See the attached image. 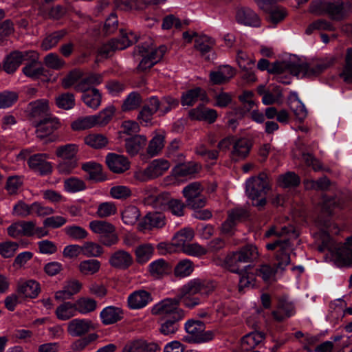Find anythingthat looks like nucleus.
Instances as JSON below:
<instances>
[{"mask_svg":"<svg viewBox=\"0 0 352 352\" xmlns=\"http://www.w3.org/2000/svg\"><path fill=\"white\" fill-rule=\"evenodd\" d=\"M294 314V305L285 298H279L277 310L272 312L274 319L277 322H283L286 318L291 317Z\"/></svg>","mask_w":352,"mask_h":352,"instance_id":"obj_22","label":"nucleus"},{"mask_svg":"<svg viewBox=\"0 0 352 352\" xmlns=\"http://www.w3.org/2000/svg\"><path fill=\"white\" fill-rule=\"evenodd\" d=\"M192 262L188 259L180 261L174 269V274L176 277H186L193 272Z\"/></svg>","mask_w":352,"mask_h":352,"instance_id":"obj_53","label":"nucleus"},{"mask_svg":"<svg viewBox=\"0 0 352 352\" xmlns=\"http://www.w3.org/2000/svg\"><path fill=\"white\" fill-rule=\"evenodd\" d=\"M166 52V47L164 45H161L157 49L148 46H138V52L142 56L138 69L142 71L150 69L162 58Z\"/></svg>","mask_w":352,"mask_h":352,"instance_id":"obj_3","label":"nucleus"},{"mask_svg":"<svg viewBox=\"0 0 352 352\" xmlns=\"http://www.w3.org/2000/svg\"><path fill=\"white\" fill-rule=\"evenodd\" d=\"M153 251L154 249L150 244L139 245L135 250L137 262L139 263L147 262L153 254Z\"/></svg>","mask_w":352,"mask_h":352,"instance_id":"obj_51","label":"nucleus"},{"mask_svg":"<svg viewBox=\"0 0 352 352\" xmlns=\"http://www.w3.org/2000/svg\"><path fill=\"white\" fill-rule=\"evenodd\" d=\"M136 41V36L133 32H127L126 30H120V38L112 39L109 42L103 44L99 49V53L104 56H108L116 50H122Z\"/></svg>","mask_w":352,"mask_h":352,"instance_id":"obj_4","label":"nucleus"},{"mask_svg":"<svg viewBox=\"0 0 352 352\" xmlns=\"http://www.w3.org/2000/svg\"><path fill=\"white\" fill-rule=\"evenodd\" d=\"M96 328L97 326L90 320L74 319L68 323L67 332L73 337H80Z\"/></svg>","mask_w":352,"mask_h":352,"instance_id":"obj_10","label":"nucleus"},{"mask_svg":"<svg viewBox=\"0 0 352 352\" xmlns=\"http://www.w3.org/2000/svg\"><path fill=\"white\" fill-rule=\"evenodd\" d=\"M170 166V162L166 160H154L144 170L143 176L148 179H155L164 175L168 170Z\"/></svg>","mask_w":352,"mask_h":352,"instance_id":"obj_12","label":"nucleus"},{"mask_svg":"<svg viewBox=\"0 0 352 352\" xmlns=\"http://www.w3.org/2000/svg\"><path fill=\"white\" fill-rule=\"evenodd\" d=\"M278 182L283 188H296L299 186L300 178L294 172L288 171L279 176Z\"/></svg>","mask_w":352,"mask_h":352,"instance_id":"obj_44","label":"nucleus"},{"mask_svg":"<svg viewBox=\"0 0 352 352\" xmlns=\"http://www.w3.org/2000/svg\"><path fill=\"white\" fill-rule=\"evenodd\" d=\"M67 34L65 30H60L47 35L43 40L41 47L47 51L55 47L58 42Z\"/></svg>","mask_w":352,"mask_h":352,"instance_id":"obj_38","label":"nucleus"},{"mask_svg":"<svg viewBox=\"0 0 352 352\" xmlns=\"http://www.w3.org/2000/svg\"><path fill=\"white\" fill-rule=\"evenodd\" d=\"M133 262L132 256L128 252L121 250L115 252L109 258L110 265L120 270L128 269Z\"/></svg>","mask_w":352,"mask_h":352,"instance_id":"obj_21","label":"nucleus"},{"mask_svg":"<svg viewBox=\"0 0 352 352\" xmlns=\"http://www.w3.org/2000/svg\"><path fill=\"white\" fill-rule=\"evenodd\" d=\"M78 146L74 144H69L58 146L56 150V155L61 160H78Z\"/></svg>","mask_w":352,"mask_h":352,"instance_id":"obj_42","label":"nucleus"},{"mask_svg":"<svg viewBox=\"0 0 352 352\" xmlns=\"http://www.w3.org/2000/svg\"><path fill=\"white\" fill-rule=\"evenodd\" d=\"M252 144L251 141L246 138H240L236 140L233 145L232 154L235 160L239 159H245L249 154Z\"/></svg>","mask_w":352,"mask_h":352,"instance_id":"obj_29","label":"nucleus"},{"mask_svg":"<svg viewBox=\"0 0 352 352\" xmlns=\"http://www.w3.org/2000/svg\"><path fill=\"white\" fill-rule=\"evenodd\" d=\"M269 182L267 175L263 172L257 177L250 178L246 182L248 196L253 201L256 200L253 205L259 209L263 208L267 203L265 196L270 189Z\"/></svg>","mask_w":352,"mask_h":352,"instance_id":"obj_1","label":"nucleus"},{"mask_svg":"<svg viewBox=\"0 0 352 352\" xmlns=\"http://www.w3.org/2000/svg\"><path fill=\"white\" fill-rule=\"evenodd\" d=\"M102 82V76L99 74L91 73L82 78L75 86V89L80 92L89 91L94 87Z\"/></svg>","mask_w":352,"mask_h":352,"instance_id":"obj_26","label":"nucleus"},{"mask_svg":"<svg viewBox=\"0 0 352 352\" xmlns=\"http://www.w3.org/2000/svg\"><path fill=\"white\" fill-rule=\"evenodd\" d=\"M94 119L92 116L80 117L71 123V128L74 131L88 130L95 126Z\"/></svg>","mask_w":352,"mask_h":352,"instance_id":"obj_46","label":"nucleus"},{"mask_svg":"<svg viewBox=\"0 0 352 352\" xmlns=\"http://www.w3.org/2000/svg\"><path fill=\"white\" fill-rule=\"evenodd\" d=\"M17 291L25 298H34L38 296L40 286L36 281L30 280L19 285Z\"/></svg>","mask_w":352,"mask_h":352,"instance_id":"obj_37","label":"nucleus"},{"mask_svg":"<svg viewBox=\"0 0 352 352\" xmlns=\"http://www.w3.org/2000/svg\"><path fill=\"white\" fill-rule=\"evenodd\" d=\"M64 188L66 191L76 192L86 188V184L82 179L77 177H70L65 180Z\"/></svg>","mask_w":352,"mask_h":352,"instance_id":"obj_59","label":"nucleus"},{"mask_svg":"<svg viewBox=\"0 0 352 352\" xmlns=\"http://www.w3.org/2000/svg\"><path fill=\"white\" fill-rule=\"evenodd\" d=\"M203 189L199 182H192L183 189V195L186 201L196 198L197 196L202 194Z\"/></svg>","mask_w":352,"mask_h":352,"instance_id":"obj_61","label":"nucleus"},{"mask_svg":"<svg viewBox=\"0 0 352 352\" xmlns=\"http://www.w3.org/2000/svg\"><path fill=\"white\" fill-rule=\"evenodd\" d=\"M199 278L191 280L187 284L182 286L177 296L181 300L185 296L199 294Z\"/></svg>","mask_w":352,"mask_h":352,"instance_id":"obj_57","label":"nucleus"},{"mask_svg":"<svg viewBox=\"0 0 352 352\" xmlns=\"http://www.w3.org/2000/svg\"><path fill=\"white\" fill-rule=\"evenodd\" d=\"M106 163L112 172L118 174L123 173L130 168L127 157L116 153H109L106 157Z\"/></svg>","mask_w":352,"mask_h":352,"instance_id":"obj_17","label":"nucleus"},{"mask_svg":"<svg viewBox=\"0 0 352 352\" xmlns=\"http://www.w3.org/2000/svg\"><path fill=\"white\" fill-rule=\"evenodd\" d=\"M115 111V107L111 105L100 111L98 114L93 115L95 126L107 125L111 120Z\"/></svg>","mask_w":352,"mask_h":352,"instance_id":"obj_41","label":"nucleus"},{"mask_svg":"<svg viewBox=\"0 0 352 352\" xmlns=\"http://www.w3.org/2000/svg\"><path fill=\"white\" fill-rule=\"evenodd\" d=\"M332 249L335 263L338 267L350 266L352 264V250L342 243L329 246Z\"/></svg>","mask_w":352,"mask_h":352,"instance_id":"obj_11","label":"nucleus"},{"mask_svg":"<svg viewBox=\"0 0 352 352\" xmlns=\"http://www.w3.org/2000/svg\"><path fill=\"white\" fill-rule=\"evenodd\" d=\"M56 104L58 107L65 109H72L75 106V98L71 93H64L56 98Z\"/></svg>","mask_w":352,"mask_h":352,"instance_id":"obj_56","label":"nucleus"},{"mask_svg":"<svg viewBox=\"0 0 352 352\" xmlns=\"http://www.w3.org/2000/svg\"><path fill=\"white\" fill-rule=\"evenodd\" d=\"M236 19L238 23L245 25L258 27L260 19L258 16L250 8H242L237 11Z\"/></svg>","mask_w":352,"mask_h":352,"instance_id":"obj_24","label":"nucleus"},{"mask_svg":"<svg viewBox=\"0 0 352 352\" xmlns=\"http://www.w3.org/2000/svg\"><path fill=\"white\" fill-rule=\"evenodd\" d=\"M49 104L46 100H38L30 102L28 109L29 115L32 118L41 117L49 111Z\"/></svg>","mask_w":352,"mask_h":352,"instance_id":"obj_39","label":"nucleus"},{"mask_svg":"<svg viewBox=\"0 0 352 352\" xmlns=\"http://www.w3.org/2000/svg\"><path fill=\"white\" fill-rule=\"evenodd\" d=\"M170 271V265L164 259L156 260L149 265V272L155 278H162L169 274Z\"/></svg>","mask_w":352,"mask_h":352,"instance_id":"obj_34","label":"nucleus"},{"mask_svg":"<svg viewBox=\"0 0 352 352\" xmlns=\"http://www.w3.org/2000/svg\"><path fill=\"white\" fill-rule=\"evenodd\" d=\"M100 263L96 259L83 261L79 264V270L84 275H92L98 272Z\"/></svg>","mask_w":352,"mask_h":352,"instance_id":"obj_52","label":"nucleus"},{"mask_svg":"<svg viewBox=\"0 0 352 352\" xmlns=\"http://www.w3.org/2000/svg\"><path fill=\"white\" fill-rule=\"evenodd\" d=\"M46 158L45 154H34L30 157L28 164L31 169L41 175H48L52 173V167Z\"/></svg>","mask_w":352,"mask_h":352,"instance_id":"obj_18","label":"nucleus"},{"mask_svg":"<svg viewBox=\"0 0 352 352\" xmlns=\"http://www.w3.org/2000/svg\"><path fill=\"white\" fill-rule=\"evenodd\" d=\"M43 62L46 67L54 70L61 69L65 65V60L55 53H50L46 55Z\"/></svg>","mask_w":352,"mask_h":352,"instance_id":"obj_55","label":"nucleus"},{"mask_svg":"<svg viewBox=\"0 0 352 352\" xmlns=\"http://www.w3.org/2000/svg\"><path fill=\"white\" fill-rule=\"evenodd\" d=\"M142 102V98L138 92H131L124 101L122 109L123 111H131L138 108Z\"/></svg>","mask_w":352,"mask_h":352,"instance_id":"obj_60","label":"nucleus"},{"mask_svg":"<svg viewBox=\"0 0 352 352\" xmlns=\"http://www.w3.org/2000/svg\"><path fill=\"white\" fill-rule=\"evenodd\" d=\"M234 74L232 67L229 65H222L216 71L210 72L209 77L213 85H222L228 82Z\"/></svg>","mask_w":352,"mask_h":352,"instance_id":"obj_20","label":"nucleus"},{"mask_svg":"<svg viewBox=\"0 0 352 352\" xmlns=\"http://www.w3.org/2000/svg\"><path fill=\"white\" fill-rule=\"evenodd\" d=\"M38 54L34 51H28L25 65L23 68V73L32 79H37L44 75L45 68L38 61Z\"/></svg>","mask_w":352,"mask_h":352,"instance_id":"obj_9","label":"nucleus"},{"mask_svg":"<svg viewBox=\"0 0 352 352\" xmlns=\"http://www.w3.org/2000/svg\"><path fill=\"white\" fill-rule=\"evenodd\" d=\"M82 100L87 106L92 109H97L101 103V95L97 89H92L89 91L83 92Z\"/></svg>","mask_w":352,"mask_h":352,"instance_id":"obj_43","label":"nucleus"},{"mask_svg":"<svg viewBox=\"0 0 352 352\" xmlns=\"http://www.w3.org/2000/svg\"><path fill=\"white\" fill-rule=\"evenodd\" d=\"M126 152L131 156H134L146 145V138L144 135H135L125 140Z\"/></svg>","mask_w":352,"mask_h":352,"instance_id":"obj_31","label":"nucleus"},{"mask_svg":"<svg viewBox=\"0 0 352 352\" xmlns=\"http://www.w3.org/2000/svg\"><path fill=\"white\" fill-rule=\"evenodd\" d=\"M225 265L226 267L232 272L239 274H243L244 270L248 266H241L242 263H245L243 258L237 251L232 252L227 255L225 258Z\"/></svg>","mask_w":352,"mask_h":352,"instance_id":"obj_25","label":"nucleus"},{"mask_svg":"<svg viewBox=\"0 0 352 352\" xmlns=\"http://www.w3.org/2000/svg\"><path fill=\"white\" fill-rule=\"evenodd\" d=\"M178 104L179 101L171 97H164L160 100L157 97L153 96L148 98L143 107L154 114L159 111L160 116H164Z\"/></svg>","mask_w":352,"mask_h":352,"instance_id":"obj_7","label":"nucleus"},{"mask_svg":"<svg viewBox=\"0 0 352 352\" xmlns=\"http://www.w3.org/2000/svg\"><path fill=\"white\" fill-rule=\"evenodd\" d=\"M276 261L274 266L278 269L283 270L285 267L290 263V256L287 248L279 249L276 252Z\"/></svg>","mask_w":352,"mask_h":352,"instance_id":"obj_63","label":"nucleus"},{"mask_svg":"<svg viewBox=\"0 0 352 352\" xmlns=\"http://www.w3.org/2000/svg\"><path fill=\"white\" fill-rule=\"evenodd\" d=\"M265 338V334L262 331H253L243 337L241 347L244 351L254 349Z\"/></svg>","mask_w":352,"mask_h":352,"instance_id":"obj_32","label":"nucleus"},{"mask_svg":"<svg viewBox=\"0 0 352 352\" xmlns=\"http://www.w3.org/2000/svg\"><path fill=\"white\" fill-rule=\"evenodd\" d=\"M75 304L77 311L84 314L94 311L97 307L96 301L90 298H80Z\"/></svg>","mask_w":352,"mask_h":352,"instance_id":"obj_49","label":"nucleus"},{"mask_svg":"<svg viewBox=\"0 0 352 352\" xmlns=\"http://www.w3.org/2000/svg\"><path fill=\"white\" fill-rule=\"evenodd\" d=\"M140 217L139 209L135 206L126 207L122 212V219L125 224L133 225Z\"/></svg>","mask_w":352,"mask_h":352,"instance_id":"obj_50","label":"nucleus"},{"mask_svg":"<svg viewBox=\"0 0 352 352\" xmlns=\"http://www.w3.org/2000/svg\"><path fill=\"white\" fill-rule=\"evenodd\" d=\"M28 52V51L11 53L4 62V70L8 74L14 72L22 63H25Z\"/></svg>","mask_w":352,"mask_h":352,"instance_id":"obj_23","label":"nucleus"},{"mask_svg":"<svg viewBox=\"0 0 352 352\" xmlns=\"http://www.w3.org/2000/svg\"><path fill=\"white\" fill-rule=\"evenodd\" d=\"M215 44L214 40L206 35H201L196 37L195 41V47L200 52L201 56H205L206 59L210 60V56H206Z\"/></svg>","mask_w":352,"mask_h":352,"instance_id":"obj_33","label":"nucleus"},{"mask_svg":"<svg viewBox=\"0 0 352 352\" xmlns=\"http://www.w3.org/2000/svg\"><path fill=\"white\" fill-rule=\"evenodd\" d=\"M82 170L87 173L85 179L94 183L101 182L107 179L102 171L100 164L95 162H89L82 165Z\"/></svg>","mask_w":352,"mask_h":352,"instance_id":"obj_13","label":"nucleus"},{"mask_svg":"<svg viewBox=\"0 0 352 352\" xmlns=\"http://www.w3.org/2000/svg\"><path fill=\"white\" fill-rule=\"evenodd\" d=\"M36 131H54L61 129L62 123L60 120L53 116H49L40 121L33 122Z\"/></svg>","mask_w":352,"mask_h":352,"instance_id":"obj_27","label":"nucleus"},{"mask_svg":"<svg viewBox=\"0 0 352 352\" xmlns=\"http://www.w3.org/2000/svg\"><path fill=\"white\" fill-rule=\"evenodd\" d=\"M165 225V216L164 214L154 212H148L138 224L139 230H150L153 228H160Z\"/></svg>","mask_w":352,"mask_h":352,"instance_id":"obj_19","label":"nucleus"},{"mask_svg":"<svg viewBox=\"0 0 352 352\" xmlns=\"http://www.w3.org/2000/svg\"><path fill=\"white\" fill-rule=\"evenodd\" d=\"M116 6L122 10H140L145 6L143 0H116Z\"/></svg>","mask_w":352,"mask_h":352,"instance_id":"obj_54","label":"nucleus"},{"mask_svg":"<svg viewBox=\"0 0 352 352\" xmlns=\"http://www.w3.org/2000/svg\"><path fill=\"white\" fill-rule=\"evenodd\" d=\"M18 100V94L13 91L0 93V109H6L13 105Z\"/></svg>","mask_w":352,"mask_h":352,"instance_id":"obj_64","label":"nucleus"},{"mask_svg":"<svg viewBox=\"0 0 352 352\" xmlns=\"http://www.w3.org/2000/svg\"><path fill=\"white\" fill-rule=\"evenodd\" d=\"M85 142L95 149H100L108 144V140L101 133H89L85 138Z\"/></svg>","mask_w":352,"mask_h":352,"instance_id":"obj_45","label":"nucleus"},{"mask_svg":"<svg viewBox=\"0 0 352 352\" xmlns=\"http://www.w3.org/2000/svg\"><path fill=\"white\" fill-rule=\"evenodd\" d=\"M199 101L203 102H208L206 91L201 87L189 89L184 92L181 97V104L182 106H193Z\"/></svg>","mask_w":352,"mask_h":352,"instance_id":"obj_14","label":"nucleus"},{"mask_svg":"<svg viewBox=\"0 0 352 352\" xmlns=\"http://www.w3.org/2000/svg\"><path fill=\"white\" fill-rule=\"evenodd\" d=\"M352 5L349 1L329 0L326 14L334 21H341L351 12Z\"/></svg>","mask_w":352,"mask_h":352,"instance_id":"obj_8","label":"nucleus"},{"mask_svg":"<svg viewBox=\"0 0 352 352\" xmlns=\"http://www.w3.org/2000/svg\"><path fill=\"white\" fill-rule=\"evenodd\" d=\"M237 252L245 263H252L258 256L257 248L252 244H246Z\"/></svg>","mask_w":352,"mask_h":352,"instance_id":"obj_48","label":"nucleus"},{"mask_svg":"<svg viewBox=\"0 0 352 352\" xmlns=\"http://www.w3.org/2000/svg\"><path fill=\"white\" fill-rule=\"evenodd\" d=\"M333 56L325 57L311 64L292 62V74L298 78L313 77L319 75L334 64Z\"/></svg>","mask_w":352,"mask_h":352,"instance_id":"obj_2","label":"nucleus"},{"mask_svg":"<svg viewBox=\"0 0 352 352\" xmlns=\"http://www.w3.org/2000/svg\"><path fill=\"white\" fill-rule=\"evenodd\" d=\"M185 329L190 335V340L195 343L206 342L214 338L212 331H205V324L200 320H188L185 324Z\"/></svg>","mask_w":352,"mask_h":352,"instance_id":"obj_5","label":"nucleus"},{"mask_svg":"<svg viewBox=\"0 0 352 352\" xmlns=\"http://www.w3.org/2000/svg\"><path fill=\"white\" fill-rule=\"evenodd\" d=\"M201 164L195 162H188L178 164L175 168V174L179 177H186L199 173L201 170Z\"/></svg>","mask_w":352,"mask_h":352,"instance_id":"obj_36","label":"nucleus"},{"mask_svg":"<svg viewBox=\"0 0 352 352\" xmlns=\"http://www.w3.org/2000/svg\"><path fill=\"white\" fill-rule=\"evenodd\" d=\"M180 302V298L178 296L175 298H166L156 305L152 309V314L154 315H159L162 316V319L171 318L174 314H181V318H183L184 312L177 306Z\"/></svg>","mask_w":352,"mask_h":352,"instance_id":"obj_6","label":"nucleus"},{"mask_svg":"<svg viewBox=\"0 0 352 352\" xmlns=\"http://www.w3.org/2000/svg\"><path fill=\"white\" fill-rule=\"evenodd\" d=\"M123 311L119 307L109 306L100 313L102 322L105 325L112 324L122 319Z\"/></svg>","mask_w":352,"mask_h":352,"instance_id":"obj_28","label":"nucleus"},{"mask_svg":"<svg viewBox=\"0 0 352 352\" xmlns=\"http://www.w3.org/2000/svg\"><path fill=\"white\" fill-rule=\"evenodd\" d=\"M316 30L334 31L335 28L329 21L325 19H318L309 24L305 30V33L309 35Z\"/></svg>","mask_w":352,"mask_h":352,"instance_id":"obj_58","label":"nucleus"},{"mask_svg":"<svg viewBox=\"0 0 352 352\" xmlns=\"http://www.w3.org/2000/svg\"><path fill=\"white\" fill-rule=\"evenodd\" d=\"M150 300L151 297L148 292L139 290L129 296L128 304L131 309H140L146 306Z\"/></svg>","mask_w":352,"mask_h":352,"instance_id":"obj_30","label":"nucleus"},{"mask_svg":"<svg viewBox=\"0 0 352 352\" xmlns=\"http://www.w3.org/2000/svg\"><path fill=\"white\" fill-rule=\"evenodd\" d=\"M292 61L276 62L270 65L268 60L261 58L258 60L257 67L261 71L267 70L270 74H283L288 72L292 74Z\"/></svg>","mask_w":352,"mask_h":352,"instance_id":"obj_15","label":"nucleus"},{"mask_svg":"<svg viewBox=\"0 0 352 352\" xmlns=\"http://www.w3.org/2000/svg\"><path fill=\"white\" fill-rule=\"evenodd\" d=\"M188 116L191 120L213 123L217 118V112L213 109L206 107L204 104H199L189 111Z\"/></svg>","mask_w":352,"mask_h":352,"instance_id":"obj_16","label":"nucleus"},{"mask_svg":"<svg viewBox=\"0 0 352 352\" xmlns=\"http://www.w3.org/2000/svg\"><path fill=\"white\" fill-rule=\"evenodd\" d=\"M181 314H174L171 318L162 319L163 321L161 324L160 331L164 335H169L175 333L179 328V321L182 320Z\"/></svg>","mask_w":352,"mask_h":352,"instance_id":"obj_35","label":"nucleus"},{"mask_svg":"<svg viewBox=\"0 0 352 352\" xmlns=\"http://www.w3.org/2000/svg\"><path fill=\"white\" fill-rule=\"evenodd\" d=\"M171 199L168 192H162L157 195H151L147 197V201L152 204L156 208L168 206Z\"/></svg>","mask_w":352,"mask_h":352,"instance_id":"obj_62","label":"nucleus"},{"mask_svg":"<svg viewBox=\"0 0 352 352\" xmlns=\"http://www.w3.org/2000/svg\"><path fill=\"white\" fill-rule=\"evenodd\" d=\"M76 311L75 303L65 302L56 308L55 313L59 320H67L74 316Z\"/></svg>","mask_w":352,"mask_h":352,"instance_id":"obj_40","label":"nucleus"},{"mask_svg":"<svg viewBox=\"0 0 352 352\" xmlns=\"http://www.w3.org/2000/svg\"><path fill=\"white\" fill-rule=\"evenodd\" d=\"M89 228L94 233L99 234L100 236L115 231V226L104 221H92L89 223Z\"/></svg>","mask_w":352,"mask_h":352,"instance_id":"obj_47","label":"nucleus"}]
</instances>
